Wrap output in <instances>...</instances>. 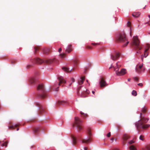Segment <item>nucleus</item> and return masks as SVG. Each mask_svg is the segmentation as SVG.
Wrapping results in <instances>:
<instances>
[{
	"instance_id": "nucleus-1",
	"label": "nucleus",
	"mask_w": 150,
	"mask_h": 150,
	"mask_svg": "<svg viewBox=\"0 0 150 150\" xmlns=\"http://www.w3.org/2000/svg\"><path fill=\"white\" fill-rule=\"evenodd\" d=\"M147 111V108L146 107H144L142 108L141 112L140 113V119L135 123L136 127L138 132H140V129H145L150 126L149 124H145L149 120L144 117V114Z\"/></svg>"
},
{
	"instance_id": "nucleus-2",
	"label": "nucleus",
	"mask_w": 150,
	"mask_h": 150,
	"mask_svg": "<svg viewBox=\"0 0 150 150\" xmlns=\"http://www.w3.org/2000/svg\"><path fill=\"white\" fill-rule=\"evenodd\" d=\"M116 40L118 42L124 44L122 45L123 47H126L129 43L125 33L124 32L121 33L118 35L116 37Z\"/></svg>"
},
{
	"instance_id": "nucleus-3",
	"label": "nucleus",
	"mask_w": 150,
	"mask_h": 150,
	"mask_svg": "<svg viewBox=\"0 0 150 150\" xmlns=\"http://www.w3.org/2000/svg\"><path fill=\"white\" fill-rule=\"evenodd\" d=\"M121 66V64L119 62H118L116 64V66L114 67L112 66V64L110 67V69L112 68H113L117 76L123 75L126 73V70L124 69H122L120 71H118L120 68Z\"/></svg>"
},
{
	"instance_id": "nucleus-4",
	"label": "nucleus",
	"mask_w": 150,
	"mask_h": 150,
	"mask_svg": "<svg viewBox=\"0 0 150 150\" xmlns=\"http://www.w3.org/2000/svg\"><path fill=\"white\" fill-rule=\"evenodd\" d=\"M37 89L39 91V92L38 94V96L41 98H44L47 95L44 85L42 84L38 85Z\"/></svg>"
},
{
	"instance_id": "nucleus-5",
	"label": "nucleus",
	"mask_w": 150,
	"mask_h": 150,
	"mask_svg": "<svg viewBox=\"0 0 150 150\" xmlns=\"http://www.w3.org/2000/svg\"><path fill=\"white\" fill-rule=\"evenodd\" d=\"M88 93V91L85 88L83 87L82 86L78 87V94L80 95L81 97H86Z\"/></svg>"
},
{
	"instance_id": "nucleus-6",
	"label": "nucleus",
	"mask_w": 150,
	"mask_h": 150,
	"mask_svg": "<svg viewBox=\"0 0 150 150\" xmlns=\"http://www.w3.org/2000/svg\"><path fill=\"white\" fill-rule=\"evenodd\" d=\"M139 43L140 42L137 37L134 36L133 40H132L131 42L132 46L134 47L135 48L138 49L139 50H140L141 49L142 47H140Z\"/></svg>"
},
{
	"instance_id": "nucleus-7",
	"label": "nucleus",
	"mask_w": 150,
	"mask_h": 150,
	"mask_svg": "<svg viewBox=\"0 0 150 150\" xmlns=\"http://www.w3.org/2000/svg\"><path fill=\"white\" fill-rule=\"evenodd\" d=\"M82 121L80 120L78 117H75V124L74 126L76 127L79 132H80L82 129Z\"/></svg>"
},
{
	"instance_id": "nucleus-8",
	"label": "nucleus",
	"mask_w": 150,
	"mask_h": 150,
	"mask_svg": "<svg viewBox=\"0 0 150 150\" xmlns=\"http://www.w3.org/2000/svg\"><path fill=\"white\" fill-rule=\"evenodd\" d=\"M87 133L88 139H82L81 141L83 144H88L90 143L92 140V135L91 133V129L90 128H88V129Z\"/></svg>"
},
{
	"instance_id": "nucleus-9",
	"label": "nucleus",
	"mask_w": 150,
	"mask_h": 150,
	"mask_svg": "<svg viewBox=\"0 0 150 150\" xmlns=\"http://www.w3.org/2000/svg\"><path fill=\"white\" fill-rule=\"evenodd\" d=\"M30 62L33 64H42L44 62L43 60L39 58H34L30 59Z\"/></svg>"
},
{
	"instance_id": "nucleus-10",
	"label": "nucleus",
	"mask_w": 150,
	"mask_h": 150,
	"mask_svg": "<svg viewBox=\"0 0 150 150\" xmlns=\"http://www.w3.org/2000/svg\"><path fill=\"white\" fill-rule=\"evenodd\" d=\"M99 84L100 87L101 88L105 87L108 85V84L107 83L105 80V79L103 77H102L100 79L99 82Z\"/></svg>"
},
{
	"instance_id": "nucleus-11",
	"label": "nucleus",
	"mask_w": 150,
	"mask_h": 150,
	"mask_svg": "<svg viewBox=\"0 0 150 150\" xmlns=\"http://www.w3.org/2000/svg\"><path fill=\"white\" fill-rule=\"evenodd\" d=\"M145 69V68L143 67V64L142 65H137L136 68V71L138 73L144 72Z\"/></svg>"
},
{
	"instance_id": "nucleus-12",
	"label": "nucleus",
	"mask_w": 150,
	"mask_h": 150,
	"mask_svg": "<svg viewBox=\"0 0 150 150\" xmlns=\"http://www.w3.org/2000/svg\"><path fill=\"white\" fill-rule=\"evenodd\" d=\"M35 105H36L37 107L39 108L40 109L39 111V114H41L42 113L45 112V111L44 108H43L40 103L39 102H37L35 103Z\"/></svg>"
},
{
	"instance_id": "nucleus-13",
	"label": "nucleus",
	"mask_w": 150,
	"mask_h": 150,
	"mask_svg": "<svg viewBox=\"0 0 150 150\" xmlns=\"http://www.w3.org/2000/svg\"><path fill=\"white\" fill-rule=\"evenodd\" d=\"M120 54L119 52H116L114 54L111 55V58L112 60H115L120 57Z\"/></svg>"
},
{
	"instance_id": "nucleus-14",
	"label": "nucleus",
	"mask_w": 150,
	"mask_h": 150,
	"mask_svg": "<svg viewBox=\"0 0 150 150\" xmlns=\"http://www.w3.org/2000/svg\"><path fill=\"white\" fill-rule=\"evenodd\" d=\"M68 104V102L67 101H59L57 102L56 106H57L59 105H66Z\"/></svg>"
},
{
	"instance_id": "nucleus-15",
	"label": "nucleus",
	"mask_w": 150,
	"mask_h": 150,
	"mask_svg": "<svg viewBox=\"0 0 150 150\" xmlns=\"http://www.w3.org/2000/svg\"><path fill=\"white\" fill-rule=\"evenodd\" d=\"M57 79H58L59 81V85H61L62 83H66V81L63 79V77L58 76L57 77Z\"/></svg>"
},
{
	"instance_id": "nucleus-16",
	"label": "nucleus",
	"mask_w": 150,
	"mask_h": 150,
	"mask_svg": "<svg viewBox=\"0 0 150 150\" xmlns=\"http://www.w3.org/2000/svg\"><path fill=\"white\" fill-rule=\"evenodd\" d=\"M73 49L72 48V45H69L67 47L66 49V52H67L68 53H70L72 51Z\"/></svg>"
},
{
	"instance_id": "nucleus-17",
	"label": "nucleus",
	"mask_w": 150,
	"mask_h": 150,
	"mask_svg": "<svg viewBox=\"0 0 150 150\" xmlns=\"http://www.w3.org/2000/svg\"><path fill=\"white\" fill-rule=\"evenodd\" d=\"M84 76L81 77L80 79L78 80V83L80 85H82L84 82Z\"/></svg>"
},
{
	"instance_id": "nucleus-18",
	"label": "nucleus",
	"mask_w": 150,
	"mask_h": 150,
	"mask_svg": "<svg viewBox=\"0 0 150 150\" xmlns=\"http://www.w3.org/2000/svg\"><path fill=\"white\" fill-rule=\"evenodd\" d=\"M62 69L64 71L66 72L67 73H70L71 71L73 70L72 69H71V70H70L69 68L65 67H62Z\"/></svg>"
},
{
	"instance_id": "nucleus-19",
	"label": "nucleus",
	"mask_w": 150,
	"mask_h": 150,
	"mask_svg": "<svg viewBox=\"0 0 150 150\" xmlns=\"http://www.w3.org/2000/svg\"><path fill=\"white\" fill-rule=\"evenodd\" d=\"M8 143V142L7 141H6L5 142H0V145H1L2 147L5 146L6 147H7Z\"/></svg>"
},
{
	"instance_id": "nucleus-20",
	"label": "nucleus",
	"mask_w": 150,
	"mask_h": 150,
	"mask_svg": "<svg viewBox=\"0 0 150 150\" xmlns=\"http://www.w3.org/2000/svg\"><path fill=\"white\" fill-rule=\"evenodd\" d=\"M129 136L127 134H124L123 137H122V138H123L124 141L127 140L129 139Z\"/></svg>"
},
{
	"instance_id": "nucleus-21",
	"label": "nucleus",
	"mask_w": 150,
	"mask_h": 150,
	"mask_svg": "<svg viewBox=\"0 0 150 150\" xmlns=\"http://www.w3.org/2000/svg\"><path fill=\"white\" fill-rule=\"evenodd\" d=\"M140 13L139 12H134L132 13V16L135 18H137L139 16Z\"/></svg>"
},
{
	"instance_id": "nucleus-22",
	"label": "nucleus",
	"mask_w": 150,
	"mask_h": 150,
	"mask_svg": "<svg viewBox=\"0 0 150 150\" xmlns=\"http://www.w3.org/2000/svg\"><path fill=\"white\" fill-rule=\"evenodd\" d=\"M20 125L19 123H18L14 125H12L9 126V128H12L13 129H15V128L17 127H19Z\"/></svg>"
},
{
	"instance_id": "nucleus-23",
	"label": "nucleus",
	"mask_w": 150,
	"mask_h": 150,
	"mask_svg": "<svg viewBox=\"0 0 150 150\" xmlns=\"http://www.w3.org/2000/svg\"><path fill=\"white\" fill-rule=\"evenodd\" d=\"M54 59H49L45 60V62L47 64H50L53 63V62L54 61Z\"/></svg>"
},
{
	"instance_id": "nucleus-24",
	"label": "nucleus",
	"mask_w": 150,
	"mask_h": 150,
	"mask_svg": "<svg viewBox=\"0 0 150 150\" xmlns=\"http://www.w3.org/2000/svg\"><path fill=\"white\" fill-rule=\"evenodd\" d=\"M80 114L81 115V116L82 117L84 118L87 117H88V115L87 114H85L82 112H80Z\"/></svg>"
},
{
	"instance_id": "nucleus-25",
	"label": "nucleus",
	"mask_w": 150,
	"mask_h": 150,
	"mask_svg": "<svg viewBox=\"0 0 150 150\" xmlns=\"http://www.w3.org/2000/svg\"><path fill=\"white\" fill-rule=\"evenodd\" d=\"M40 129V127H35L33 129V132L35 134H37L39 131Z\"/></svg>"
},
{
	"instance_id": "nucleus-26",
	"label": "nucleus",
	"mask_w": 150,
	"mask_h": 150,
	"mask_svg": "<svg viewBox=\"0 0 150 150\" xmlns=\"http://www.w3.org/2000/svg\"><path fill=\"white\" fill-rule=\"evenodd\" d=\"M35 82V78L32 77L30 79V82L31 83H34Z\"/></svg>"
},
{
	"instance_id": "nucleus-27",
	"label": "nucleus",
	"mask_w": 150,
	"mask_h": 150,
	"mask_svg": "<svg viewBox=\"0 0 150 150\" xmlns=\"http://www.w3.org/2000/svg\"><path fill=\"white\" fill-rule=\"evenodd\" d=\"M72 139H73V144L74 145H75L76 144V138L74 136H73L72 137Z\"/></svg>"
},
{
	"instance_id": "nucleus-28",
	"label": "nucleus",
	"mask_w": 150,
	"mask_h": 150,
	"mask_svg": "<svg viewBox=\"0 0 150 150\" xmlns=\"http://www.w3.org/2000/svg\"><path fill=\"white\" fill-rule=\"evenodd\" d=\"M148 51V48L146 49L145 50V52H144V56L145 57H146L148 55V53L147 51Z\"/></svg>"
},
{
	"instance_id": "nucleus-29",
	"label": "nucleus",
	"mask_w": 150,
	"mask_h": 150,
	"mask_svg": "<svg viewBox=\"0 0 150 150\" xmlns=\"http://www.w3.org/2000/svg\"><path fill=\"white\" fill-rule=\"evenodd\" d=\"M129 149L131 150H137L135 147L133 145H131L130 146Z\"/></svg>"
},
{
	"instance_id": "nucleus-30",
	"label": "nucleus",
	"mask_w": 150,
	"mask_h": 150,
	"mask_svg": "<svg viewBox=\"0 0 150 150\" xmlns=\"http://www.w3.org/2000/svg\"><path fill=\"white\" fill-rule=\"evenodd\" d=\"M132 95L134 96H136L137 95V92L135 90H133L132 92Z\"/></svg>"
},
{
	"instance_id": "nucleus-31",
	"label": "nucleus",
	"mask_w": 150,
	"mask_h": 150,
	"mask_svg": "<svg viewBox=\"0 0 150 150\" xmlns=\"http://www.w3.org/2000/svg\"><path fill=\"white\" fill-rule=\"evenodd\" d=\"M39 49L38 47H35V53L37 52V51H38Z\"/></svg>"
},
{
	"instance_id": "nucleus-32",
	"label": "nucleus",
	"mask_w": 150,
	"mask_h": 150,
	"mask_svg": "<svg viewBox=\"0 0 150 150\" xmlns=\"http://www.w3.org/2000/svg\"><path fill=\"white\" fill-rule=\"evenodd\" d=\"M144 137L143 135H141L139 137V139L141 140L144 141Z\"/></svg>"
},
{
	"instance_id": "nucleus-33",
	"label": "nucleus",
	"mask_w": 150,
	"mask_h": 150,
	"mask_svg": "<svg viewBox=\"0 0 150 150\" xmlns=\"http://www.w3.org/2000/svg\"><path fill=\"white\" fill-rule=\"evenodd\" d=\"M65 54H61L60 55V57L61 58L64 57L65 56Z\"/></svg>"
},
{
	"instance_id": "nucleus-34",
	"label": "nucleus",
	"mask_w": 150,
	"mask_h": 150,
	"mask_svg": "<svg viewBox=\"0 0 150 150\" xmlns=\"http://www.w3.org/2000/svg\"><path fill=\"white\" fill-rule=\"evenodd\" d=\"M146 149L148 150H150V145H148L146 146Z\"/></svg>"
},
{
	"instance_id": "nucleus-35",
	"label": "nucleus",
	"mask_w": 150,
	"mask_h": 150,
	"mask_svg": "<svg viewBox=\"0 0 150 150\" xmlns=\"http://www.w3.org/2000/svg\"><path fill=\"white\" fill-rule=\"evenodd\" d=\"M134 79L136 81H138L139 80V79L138 77H135L134 78Z\"/></svg>"
},
{
	"instance_id": "nucleus-36",
	"label": "nucleus",
	"mask_w": 150,
	"mask_h": 150,
	"mask_svg": "<svg viewBox=\"0 0 150 150\" xmlns=\"http://www.w3.org/2000/svg\"><path fill=\"white\" fill-rule=\"evenodd\" d=\"M74 63L75 65H77V63H78V61L76 60H74Z\"/></svg>"
},
{
	"instance_id": "nucleus-37",
	"label": "nucleus",
	"mask_w": 150,
	"mask_h": 150,
	"mask_svg": "<svg viewBox=\"0 0 150 150\" xmlns=\"http://www.w3.org/2000/svg\"><path fill=\"white\" fill-rule=\"evenodd\" d=\"M131 25V23L129 21H128L127 23V25L128 27H130Z\"/></svg>"
},
{
	"instance_id": "nucleus-38",
	"label": "nucleus",
	"mask_w": 150,
	"mask_h": 150,
	"mask_svg": "<svg viewBox=\"0 0 150 150\" xmlns=\"http://www.w3.org/2000/svg\"><path fill=\"white\" fill-rule=\"evenodd\" d=\"M107 136L108 137H109L110 136V132L108 133L107 135Z\"/></svg>"
},
{
	"instance_id": "nucleus-39",
	"label": "nucleus",
	"mask_w": 150,
	"mask_h": 150,
	"mask_svg": "<svg viewBox=\"0 0 150 150\" xmlns=\"http://www.w3.org/2000/svg\"><path fill=\"white\" fill-rule=\"evenodd\" d=\"M134 142L133 141V140H131L129 142V144H132V143H133Z\"/></svg>"
},
{
	"instance_id": "nucleus-40",
	"label": "nucleus",
	"mask_w": 150,
	"mask_h": 150,
	"mask_svg": "<svg viewBox=\"0 0 150 150\" xmlns=\"http://www.w3.org/2000/svg\"><path fill=\"white\" fill-rule=\"evenodd\" d=\"M138 85L142 86H143V84L142 83H139L138 84Z\"/></svg>"
},
{
	"instance_id": "nucleus-41",
	"label": "nucleus",
	"mask_w": 150,
	"mask_h": 150,
	"mask_svg": "<svg viewBox=\"0 0 150 150\" xmlns=\"http://www.w3.org/2000/svg\"><path fill=\"white\" fill-rule=\"evenodd\" d=\"M32 66V65H28L27 66V67L28 69L29 68H30V67H31Z\"/></svg>"
},
{
	"instance_id": "nucleus-42",
	"label": "nucleus",
	"mask_w": 150,
	"mask_h": 150,
	"mask_svg": "<svg viewBox=\"0 0 150 150\" xmlns=\"http://www.w3.org/2000/svg\"><path fill=\"white\" fill-rule=\"evenodd\" d=\"M86 48H88L89 49H91V47L89 46H87Z\"/></svg>"
},
{
	"instance_id": "nucleus-43",
	"label": "nucleus",
	"mask_w": 150,
	"mask_h": 150,
	"mask_svg": "<svg viewBox=\"0 0 150 150\" xmlns=\"http://www.w3.org/2000/svg\"><path fill=\"white\" fill-rule=\"evenodd\" d=\"M71 81H72V82H74L75 81V79H74L72 78L71 79Z\"/></svg>"
},
{
	"instance_id": "nucleus-44",
	"label": "nucleus",
	"mask_w": 150,
	"mask_h": 150,
	"mask_svg": "<svg viewBox=\"0 0 150 150\" xmlns=\"http://www.w3.org/2000/svg\"><path fill=\"white\" fill-rule=\"evenodd\" d=\"M43 53H44V54H47V51H46L45 50H43Z\"/></svg>"
},
{
	"instance_id": "nucleus-45",
	"label": "nucleus",
	"mask_w": 150,
	"mask_h": 150,
	"mask_svg": "<svg viewBox=\"0 0 150 150\" xmlns=\"http://www.w3.org/2000/svg\"><path fill=\"white\" fill-rule=\"evenodd\" d=\"M61 50H62V49L61 48H59V50H58V52H60L61 51Z\"/></svg>"
},
{
	"instance_id": "nucleus-46",
	"label": "nucleus",
	"mask_w": 150,
	"mask_h": 150,
	"mask_svg": "<svg viewBox=\"0 0 150 150\" xmlns=\"http://www.w3.org/2000/svg\"><path fill=\"white\" fill-rule=\"evenodd\" d=\"M94 46H95L96 45H99L100 43H94Z\"/></svg>"
},
{
	"instance_id": "nucleus-47",
	"label": "nucleus",
	"mask_w": 150,
	"mask_h": 150,
	"mask_svg": "<svg viewBox=\"0 0 150 150\" xmlns=\"http://www.w3.org/2000/svg\"><path fill=\"white\" fill-rule=\"evenodd\" d=\"M84 150H87L88 149V148L87 147H84Z\"/></svg>"
},
{
	"instance_id": "nucleus-48",
	"label": "nucleus",
	"mask_w": 150,
	"mask_h": 150,
	"mask_svg": "<svg viewBox=\"0 0 150 150\" xmlns=\"http://www.w3.org/2000/svg\"><path fill=\"white\" fill-rule=\"evenodd\" d=\"M58 88H59V87H57V88H55L54 89V91H58Z\"/></svg>"
},
{
	"instance_id": "nucleus-49",
	"label": "nucleus",
	"mask_w": 150,
	"mask_h": 150,
	"mask_svg": "<svg viewBox=\"0 0 150 150\" xmlns=\"http://www.w3.org/2000/svg\"><path fill=\"white\" fill-rule=\"evenodd\" d=\"M143 57H144V56L143 55H142L141 56V59H142V61H143Z\"/></svg>"
},
{
	"instance_id": "nucleus-50",
	"label": "nucleus",
	"mask_w": 150,
	"mask_h": 150,
	"mask_svg": "<svg viewBox=\"0 0 150 150\" xmlns=\"http://www.w3.org/2000/svg\"><path fill=\"white\" fill-rule=\"evenodd\" d=\"M127 80L128 81H130V79H128Z\"/></svg>"
},
{
	"instance_id": "nucleus-51",
	"label": "nucleus",
	"mask_w": 150,
	"mask_h": 150,
	"mask_svg": "<svg viewBox=\"0 0 150 150\" xmlns=\"http://www.w3.org/2000/svg\"><path fill=\"white\" fill-rule=\"evenodd\" d=\"M19 129V128H17V131Z\"/></svg>"
},
{
	"instance_id": "nucleus-52",
	"label": "nucleus",
	"mask_w": 150,
	"mask_h": 150,
	"mask_svg": "<svg viewBox=\"0 0 150 150\" xmlns=\"http://www.w3.org/2000/svg\"><path fill=\"white\" fill-rule=\"evenodd\" d=\"M72 83H70V85H69V86H70L72 84Z\"/></svg>"
},
{
	"instance_id": "nucleus-53",
	"label": "nucleus",
	"mask_w": 150,
	"mask_h": 150,
	"mask_svg": "<svg viewBox=\"0 0 150 150\" xmlns=\"http://www.w3.org/2000/svg\"><path fill=\"white\" fill-rule=\"evenodd\" d=\"M92 93L94 94V91H92Z\"/></svg>"
},
{
	"instance_id": "nucleus-54",
	"label": "nucleus",
	"mask_w": 150,
	"mask_h": 150,
	"mask_svg": "<svg viewBox=\"0 0 150 150\" xmlns=\"http://www.w3.org/2000/svg\"><path fill=\"white\" fill-rule=\"evenodd\" d=\"M86 82H87L88 83V80H86Z\"/></svg>"
},
{
	"instance_id": "nucleus-55",
	"label": "nucleus",
	"mask_w": 150,
	"mask_h": 150,
	"mask_svg": "<svg viewBox=\"0 0 150 150\" xmlns=\"http://www.w3.org/2000/svg\"><path fill=\"white\" fill-rule=\"evenodd\" d=\"M117 127H118V129L119 128H120V126H117Z\"/></svg>"
},
{
	"instance_id": "nucleus-56",
	"label": "nucleus",
	"mask_w": 150,
	"mask_h": 150,
	"mask_svg": "<svg viewBox=\"0 0 150 150\" xmlns=\"http://www.w3.org/2000/svg\"><path fill=\"white\" fill-rule=\"evenodd\" d=\"M147 47H149V45H147Z\"/></svg>"
},
{
	"instance_id": "nucleus-57",
	"label": "nucleus",
	"mask_w": 150,
	"mask_h": 150,
	"mask_svg": "<svg viewBox=\"0 0 150 150\" xmlns=\"http://www.w3.org/2000/svg\"><path fill=\"white\" fill-rule=\"evenodd\" d=\"M149 73H150V69L149 70Z\"/></svg>"
},
{
	"instance_id": "nucleus-58",
	"label": "nucleus",
	"mask_w": 150,
	"mask_h": 150,
	"mask_svg": "<svg viewBox=\"0 0 150 150\" xmlns=\"http://www.w3.org/2000/svg\"><path fill=\"white\" fill-rule=\"evenodd\" d=\"M111 140H113V138H112V139H111Z\"/></svg>"
},
{
	"instance_id": "nucleus-59",
	"label": "nucleus",
	"mask_w": 150,
	"mask_h": 150,
	"mask_svg": "<svg viewBox=\"0 0 150 150\" xmlns=\"http://www.w3.org/2000/svg\"><path fill=\"white\" fill-rule=\"evenodd\" d=\"M130 35H131V33H130Z\"/></svg>"
},
{
	"instance_id": "nucleus-60",
	"label": "nucleus",
	"mask_w": 150,
	"mask_h": 150,
	"mask_svg": "<svg viewBox=\"0 0 150 150\" xmlns=\"http://www.w3.org/2000/svg\"><path fill=\"white\" fill-rule=\"evenodd\" d=\"M115 150H118V149H115Z\"/></svg>"
},
{
	"instance_id": "nucleus-61",
	"label": "nucleus",
	"mask_w": 150,
	"mask_h": 150,
	"mask_svg": "<svg viewBox=\"0 0 150 150\" xmlns=\"http://www.w3.org/2000/svg\"><path fill=\"white\" fill-rule=\"evenodd\" d=\"M137 53H139V52H137Z\"/></svg>"
},
{
	"instance_id": "nucleus-62",
	"label": "nucleus",
	"mask_w": 150,
	"mask_h": 150,
	"mask_svg": "<svg viewBox=\"0 0 150 150\" xmlns=\"http://www.w3.org/2000/svg\"><path fill=\"white\" fill-rule=\"evenodd\" d=\"M88 83V85H90V83Z\"/></svg>"
},
{
	"instance_id": "nucleus-63",
	"label": "nucleus",
	"mask_w": 150,
	"mask_h": 150,
	"mask_svg": "<svg viewBox=\"0 0 150 150\" xmlns=\"http://www.w3.org/2000/svg\"><path fill=\"white\" fill-rule=\"evenodd\" d=\"M145 8V7H144V8H144H144Z\"/></svg>"
},
{
	"instance_id": "nucleus-64",
	"label": "nucleus",
	"mask_w": 150,
	"mask_h": 150,
	"mask_svg": "<svg viewBox=\"0 0 150 150\" xmlns=\"http://www.w3.org/2000/svg\"><path fill=\"white\" fill-rule=\"evenodd\" d=\"M149 34L150 35V32L149 33Z\"/></svg>"
}]
</instances>
